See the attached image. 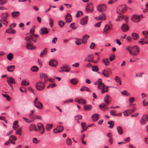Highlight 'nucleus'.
<instances>
[{
	"label": "nucleus",
	"mask_w": 148,
	"mask_h": 148,
	"mask_svg": "<svg viewBox=\"0 0 148 148\" xmlns=\"http://www.w3.org/2000/svg\"><path fill=\"white\" fill-rule=\"evenodd\" d=\"M7 82L11 88V90H13L12 84H14L16 83L15 80L12 77H9L7 78Z\"/></svg>",
	"instance_id": "nucleus-1"
},
{
	"label": "nucleus",
	"mask_w": 148,
	"mask_h": 148,
	"mask_svg": "<svg viewBox=\"0 0 148 148\" xmlns=\"http://www.w3.org/2000/svg\"><path fill=\"white\" fill-rule=\"evenodd\" d=\"M36 86L38 90L40 91L44 89L45 86V84L44 82L41 81H39L36 83Z\"/></svg>",
	"instance_id": "nucleus-2"
},
{
	"label": "nucleus",
	"mask_w": 148,
	"mask_h": 148,
	"mask_svg": "<svg viewBox=\"0 0 148 148\" xmlns=\"http://www.w3.org/2000/svg\"><path fill=\"white\" fill-rule=\"evenodd\" d=\"M97 9L99 12H104L107 9V6L105 4H101L97 6Z\"/></svg>",
	"instance_id": "nucleus-3"
},
{
	"label": "nucleus",
	"mask_w": 148,
	"mask_h": 148,
	"mask_svg": "<svg viewBox=\"0 0 148 148\" xmlns=\"http://www.w3.org/2000/svg\"><path fill=\"white\" fill-rule=\"evenodd\" d=\"M132 54L133 56H135L137 55L140 52V49L137 46H134L131 48Z\"/></svg>",
	"instance_id": "nucleus-4"
},
{
	"label": "nucleus",
	"mask_w": 148,
	"mask_h": 148,
	"mask_svg": "<svg viewBox=\"0 0 148 148\" xmlns=\"http://www.w3.org/2000/svg\"><path fill=\"white\" fill-rule=\"evenodd\" d=\"M37 126L38 128L37 131H38L41 134H43L45 131V126L44 125L41 123H38Z\"/></svg>",
	"instance_id": "nucleus-5"
},
{
	"label": "nucleus",
	"mask_w": 148,
	"mask_h": 148,
	"mask_svg": "<svg viewBox=\"0 0 148 148\" xmlns=\"http://www.w3.org/2000/svg\"><path fill=\"white\" fill-rule=\"evenodd\" d=\"M93 4L92 3H90L86 5L85 10L87 12H93Z\"/></svg>",
	"instance_id": "nucleus-6"
},
{
	"label": "nucleus",
	"mask_w": 148,
	"mask_h": 148,
	"mask_svg": "<svg viewBox=\"0 0 148 148\" xmlns=\"http://www.w3.org/2000/svg\"><path fill=\"white\" fill-rule=\"evenodd\" d=\"M95 18L97 20H105L106 18V15L105 13H102L99 16L95 17Z\"/></svg>",
	"instance_id": "nucleus-7"
},
{
	"label": "nucleus",
	"mask_w": 148,
	"mask_h": 148,
	"mask_svg": "<svg viewBox=\"0 0 148 148\" xmlns=\"http://www.w3.org/2000/svg\"><path fill=\"white\" fill-rule=\"evenodd\" d=\"M148 121V117L147 115L143 116L140 119V123L142 124L146 123Z\"/></svg>",
	"instance_id": "nucleus-8"
},
{
	"label": "nucleus",
	"mask_w": 148,
	"mask_h": 148,
	"mask_svg": "<svg viewBox=\"0 0 148 148\" xmlns=\"http://www.w3.org/2000/svg\"><path fill=\"white\" fill-rule=\"evenodd\" d=\"M110 27L109 25H106L103 29V33L106 34H108L110 31Z\"/></svg>",
	"instance_id": "nucleus-9"
},
{
	"label": "nucleus",
	"mask_w": 148,
	"mask_h": 148,
	"mask_svg": "<svg viewBox=\"0 0 148 148\" xmlns=\"http://www.w3.org/2000/svg\"><path fill=\"white\" fill-rule=\"evenodd\" d=\"M130 27L126 24H123L121 27L122 30L124 32L128 31Z\"/></svg>",
	"instance_id": "nucleus-10"
},
{
	"label": "nucleus",
	"mask_w": 148,
	"mask_h": 148,
	"mask_svg": "<svg viewBox=\"0 0 148 148\" xmlns=\"http://www.w3.org/2000/svg\"><path fill=\"white\" fill-rule=\"evenodd\" d=\"M9 16V15L7 12L2 13L1 15V19L3 21H5L4 20H7V18Z\"/></svg>",
	"instance_id": "nucleus-11"
},
{
	"label": "nucleus",
	"mask_w": 148,
	"mask_h": 148,
	"mask_svg": "<svg viewBox=\"0 0 148 148\" xmlns=\"http://www.w3.org/2000/svg\"><path fill=\"white\" fill-rule=\"evenodd\" d=\"M110 71V69L103 70L102 71V74L105 77H109V73Z\"/></svg>",
	"instance_id": "nucleus-12"
},
{
	"label": "nucleus",
	"mask_w": 148,
	"mask_h": 148,
	"mask_svg": "<svg viewBox=\"0 0 148 148\" xmlns=\"http://www.w3.org/2000/svg\"><path fill=\"white\" fill-rule=\"evenodd\" d=\"M127 7L126 5H122L118 7V9L120 12L124 13L127 10Z\"/></svg>",
	"instance_id": "nucleus-13"
},
{
	"label": "nucleus",
	"mask_w": 148,
	"mask_h": 148,
	"mask_svg": "<svg viewBox=\"0 0 148 148\" xmlns=\"http://www.w3.org/2000/svg\"><path fill=\"white\" fill-rule=\"evenodd\" d=\"M65 19L66 22L70 23L72 20V17L71 15L69 13L68 14L65 16Z\"/></svg>",
	"instance_id": "nucleus-14"
},
{
	"label": "nucleus",
	"mask_w": 148,
	"mask_h": 148,
	"mask_svg": "<svg viewBox=\"0 0 148 148\" xmlns=\"http://www.w3.org/2000/svg\"><path fill=\"white\" fill-rule=\"evenodd\" d=\"M89 37V36L88 34L84 35L82 37V43L85 44L87 41Z\"/></svg>",
	"instance_id": "nucleus-15"
},
{
	"label": "nucleus",
	"mask_w": 148,
	"mask_h": 148,
	"mask_svg": "<svg viewBox=\"0 0 148 148\" xmlns=\"http://www.w3.org/2000/svg\"><path fill=\"white\" fill-rule=\"evenodd\" d=\"M58 64L57 61L54 59L51 60L49 63V64L51 66L55 67Z\"/></svg>",
	"instance_id": "nucleus-16"
},
{
	"label": "nucleus",
	"mask_w": 148,
	"mask_h": 148,
	"mask_svg": "<svg viewBox=\"0 0 148 148\" xmlns=\"http://www.w3.org/2000/svg\"><path fill=\"white\" fill-rule=\"evenodd\" d=\"M40 33L42 35L47 34L48 33L47 28L45 27L41 28L40 30Z\"/></svg>",
	"instance_id": "nucleus-17"
},
{
	"label": "nucleus",
	"mask_w": 148,
	"mask_h": 148,
	"mask_svg": "<svg viewBox=\"0 0 148 148\" xmlns=\"http://www.w3.org/2000/svg\"><path fill=\"white\" fill-rule=\"evenodd\" d=\"M88 16H86L85 17L83 18L80 21L81 24L83 25H84L86 24L88 21Z\"/></svg>",
	"instance_id": "nucleus-18"
},
{
	"label": "nucleus",
	"mask_w": 148,
	"mask_h": 148,
	"mask_svg": "<svg viewBox=\"0 0 148 148\" xmlns=\"http://www.w3.org/2000/svg\"><path fill=\"white\" fill-rule=\"evenodd\" d=\"M29 130L30 131H34L36 132L37 131V128L36 125L34 124H31L29 126Z\"/></svg>",
	"instance_id": "nucleus-19"
},
{
	"label": "nucleus",
	"mask_w": 148,
	"mask_h": 148,
	"mask_svg": "<svg viewBox=\"0 0 148 148\" xmlns=\"http://www.w3.org/2000/svg\"><path fill=\"white\" fill-rule=\"evenodd\" d=\"M84 110L85 111L91 110L92 106L91 105H86L84 106Z\"/></svg>",
	"instance_id": "nucleus-20"
},
{
	"label": "nucleus",
	"mask_w": 148,
	"mask_h": 148,
	"mask_svg": "<svg viewBox=\"0 0 148 148\" xmlns=\"http://www.w3.org/2000/svg\"><path fill=\"white\" fill-rule=\"evenodd\" d=\"M138 42L139 43L141 44L142 45L144 44H148V41L146 38H142L140 39Z\"/></svg>",
	"instance_id": "nucleus-21"
},
{
	"label": "nucleus",
	"mask_w": 148,
	"mask_h": 148,
	"mask_svg": "<svg viewBox=\"0 0 148 148\" xmlns=\"http://www.w3.org/2000/svg\"><path fill=\"white\" fill-rule=\"evenodd\" d=\"M34 106L37 108L39 109H41L43 107L42 104L39 101L37 102V103L34 104Z\"/></svg>",
	"instance_id": "nucleus-22"
},
{
	"label": "nucleus",
	"mask_w": 148,
	"mask_h": 148,
	"mask_svg": "<svg viewBox=\"0 0 148 148\" xmlns=\"http://www.w3.org/2000/svg\"><path fill=\"white\" fill-rule=\"evenodd\" d=\"M94 56L92 55H89L87 57V61L88 62H94Z\"/></svg>",
	"instance_id": "nucleus-23"
},
{
	"label": "nucleus",
	"mask_w": 148,
	"mask_h": 148,
	"mask_svg": "<svg viewBox=\"0 0 148 148\" xmlns=\"http://www.w3.org/2000/svg\"><path fill=\"white\" fill-rule=\"evenodd\" d=\"M15 67L14 65H12L7 67L6 69L9 72H11L13 71L15 69Z\"/></svg>",
	"instance_id": "nucleus-24"
},
{
	"label": "nucleus",
	"mask_w": 148,
	"mask_h": 148,
	"mask_svg": "<svg viewBox=\"0 0 148 148\" xmlns=\"http://www.w3.org/2000/svg\"><path fill=\"white\" fill-rule=\"evenodd\" d=\"M6 32L8 34H14L16 32V31L15 30L12 29L10 27L6 30Z\"/></svg>",
	"instance_id": "nucleus-25"
},
{
	"label": "nucleus",
	"mask_w": 148,
	"mask_h": 148,
	"mask_svg": "<svg viewBox=\"0 0 148 148\" xmlns=\"http://www.w3.org/2000/svg\"><path fill=\"white\" fill-rule=\"evenodd\" d=\"M133 19L135 20L134 21V22L137 23L139 22L140 20L139 16L138 15H134L133 17Z\"/></svg>",
	"instance_id": "nucleus-26"
},
{
	"label": "nucleus",
	"mask_w": 148,
	"mask_h": 148,
	"mask_svg": "<svg viewBox=\"0 0 148 148\" xmlns=\"http://www.w3.org/2000/svg\"><path fill=\"white\" fill-rule=\"evenodd\" d=\"M61 69H63L64 70H67V72H69L70 70L69 67L66 65H64L62 66L61 67Z\"/></svg>",
	"instance_id": "nucleus-27"
},
{
	"label": "nucleus",
	"mask_w": 148,
	"mask_h": 148,
	"mask_svg": "<svg viewBox=\"0 0 148 148\" xmlns=\"http://www.w3.org/2000/svg\"><path fill=\"white\" fill-rule=\"evenodd\" d=\"M102 89L101 91V93L103 94L104 92H106L108 91V87H106L105 88V86L103 84V85H102Z\"/></svg>",
	"instance_id": "nucleus-28"
},
{
	"label": "nucleus",
	"mask_w": 148,
	"mask_h": 148,
	"mask_svg": "<svg viewBox=\"0 0 148 148\" xmlns=\"http://www.w3.org/2000/svg\"><path fill=\"white\" fill-rule=\"evenodd\" d=\"M47 49L46 48H45L40 53V57H42L44 55H46L47 54Z\"/></svg>",
	"instance_id": "nucleus-29"
},
{
	"label": "nucleus",
	"mask_w": 148,
	"mask_h": 148,
	"mask_svg": "<svg viewBox=\"0 0 148 148\" xmlns=\"http://www.w3.org/2000/svg\"><path fill=\"white\" fill-rule=\"evenodd\" d=\"M99 117V115L98 114H95L92 116V119L94 121H97Z\"/></svg>",
	"instance_id": "nucleus-30"
},
{
	"label": "nucleus",
	"mask_w": 148,
	"mask_h": 148,
	"mask_svg": "<svg viewBox=\"0 0 148 148\" xmlns=\"http://www.w3.org/2000/svg\"><path fill=\"white\" fill-rule=\"evenodd\" d=\"M110 97V96L108 95H107L104 97V101L106 105H108L109 103V101L108 99Z\"/></svg>",
	"instance_id": "nucleus-31"
},
{
	"label": "nucleus",
	"mask_w": 148,
	"mask_h": 148,
	"mask_svg": "<svg viewBox=\"0 0 148 148\" xmlns=\"http://www.w3.org/2000/svg\"><path fill=\"white\" fill-rule=\"evenodd\" d=\"M26 47L27 49H34L36 48V47L35 46H32L29 43L27 44Z\"/></svg>",
	"instance_id": "nucleus-32"
},
{
	"label": "nucleus",
	"mask_w": 148,
	"mask_h": 148,
	"mask_svg": "<svg viewBox=\"0 0 148 148\" xmlns=\"http://www.w3.org/2000/svg\"><path fill=\"white\" fill-rule=\"evenodd\" d=\"M20 12L18 11L14 12L12 13V15L14 18H16L19 16Z\"/></svg>",
	"instance_id": "nucleus-33"
},
{
	"label": "nucleus",
	"mask_w": 148,
	"mask_h": 148,
	"mask_svg": "<svg viewBox=\"0 0 148 148\" xmlns=\"http://www.w3.org/2000/svg\"><path fill=\"white\" fill-rule=\"evenodd\" d=\"M77 102L79 103H81L83 105L86 104V101L85 100L82 99H78L77 101Z\"/></svg>",
	"instance_id": "nucleus-34"
},
{
	"label": "nucleus",
	"mask_w": 148,
	"mask_h": 148,
	"mask_svg": "<svg viewBox=\"0 0 148 148\" xmlns=\"http://www.w3.org/2000/svg\"><path fill=\"white\" fill-rule=\"evenodd\" d=\"M132 36L133 39L135 40H137L139 38V35L136 33H133L132 34Z\"/></svg>",
	"instance_id": "nucleus-35"
},
{
	"label": "nucleus",
	"mask_w": 148,
	"mask_h": 148,
	"mask_svg": "<svg viewBox=\"0 0 148 148\" xmlns=\"http://www.w3.org/2000/svg\"><path fill=\"white\" fill-rule=\"evenodd\" d=\"M75 39L76 40L75 41V43L76 45H79L82 44V40L81 41V39L79 38H75Z\"/></svg>",
	"instance_id": "nucleus-36"
},
{
	"label": "nucleus",
	"mask_w": 148,
	"mask_h": 148,
	"mask_svg": "<svg viewBox=\"0 0 148 148\" xmlns=\"http://www.w3.org/2000/svg\"><path fill=\"white\" fill-rule=\"evenodd\" d=\"M53 125L52 124H47L46 125V128L47 130L49 131L52 127Z\"/></svg>",
	"instance_id": "nucleus-37"
},
{
	"label": "nucleus",
	"mask_w": 148,
	"mask_h": 148,
	"mask_svg": "<svg viewBox=\"0 0 148 148\" xmlns=\"http://www.w3.org/2000/svg\"><path fill=\"white\" fill-rule=\"evenodd\" d=\"M29 81H27L26 80H23L21 83L22 85L23 86H27L29 84Z\"/></svg>",
	"instance_id": "nucleus-38"
},
{
	"label": "nucleus",
	"mask_w": 148,
	"mask_h": 148,
	"mask_svg": "<svg viewBox=\"0 0 148 148\" xmlns=\"http://www.w3.org/2000/svg\"><path fill=\"white\" fill-rule=\"evenodd\" d=\"M70 82L72 84L76 85L78 81L76 79L73 78L71 79Z\"/></svg>",
	"instance_id": "nucleus-39"
},
{
	"label": "nucleus",
	"mask_w": 148,
	"mask_h": 148,
	"mask_svg": "<svg viewBox=\"0 0 148 148\" xmlns=\"http://www.w3.org/2000/svg\"><path fill=\"white\" fill-rule=\"evenodd\" d=\"M17 139V138L16 136L14 135H12L10 136L9 140L10 142H12L13 140L14 141L16 140Z\"/></svg>",
	"instance_id": "nucleus-40"
},
{
	"label": "nucleus",
	"mask_w": 148,
	"mask_h": 148,
	"mask_svg": "<svg viewBox=\"0 0 148 148\" xmlns=\"http://www.w3.org/2000/svg\"><path fill=\"white\" fill-rule=\"evenodd\" d=\"M103 62L104 63L105 65L107 66L109 65V62L108 58H105L103 60Z\"/></svg>",
	"instance_id": "nucleus-41"
},
{
	"label": "nucleus",
	"mask_w": 148,
	"mask_h": 148,
	"mask_svg": "<svg viewBox=\"0 0 148 148\" xmlns=\"http://www.w3.org/2000/svg\"><path fill=\"white\" fill-rule=\"evenodd\" d=\"M7 58L9 60L11 61L13 58V55L12 53H10L7 55Z\"/></svg>",
	"instance_id": "nucleus-42"
},
{
	"label": "nucleus",
	"mask_w": 148,
	"mask_h": 148,
	"mask_svg": "<svg viewBox=\"0 0 148 148\" xmlns=\"http://www.w3.org/2000/svg\"><path fill=\"white\" fill-rule=\"evenodd\" d=\"M80 90L81 91L86 90L89 92H90V90L88 88L85 86L82 87L80 89Z\"/></svg>",
	"instance_id": "nucleus-43"
},
{
	"label": "nucleus",
	"mask_w": 148,
	"mask_h": 148,
	"mask_svg": "<svg viewBox=\"0 0 148 148\" xmlns=\"http://www.w3.org/2000/svg\"><path fill=\"white\" fill-rule=\"evenodd\" d=\"M57 128L59 130V132H62L64 130V128L63 126L62 125H59L57 127Z\"/></svg>",
	"instance_id": "nucleus-44"
},
{
	"label": "nucleus",
	"mask_w": 148,
	"mask_h": 148,
	"mask_svg": "<svg viewBox=\"0 0 148 148\" xmlns=\"http://www.w3.org/2000/svg\"><path fill=\"white\" fill-rule=\"evenodd\" d=\"M108 124L110 125H109L108 127L110 128H112L113 127L114 125V122L112 121H109L108 122Z\"/></svg>",
	"instance_id": "nucleus-45"
},
{
	"label": "nucleus",
	"mask_w": 148,
	"mask_h": 148,
	"mask_svg": "<svg viewBox=\"0 0 148 148\" xmlns=\"http://www.w3.org/2000/svg\"><path fill=\"white\" fill-rule=\"evenodd\" d=\"M117 130L118 133L120 134H122L123 133V130L122 128L120 126L117 127Z\"/></svg>",
	"instance_id": "nucleus-46"
},
{
	"label": "nucleus",
	"mask_w": 148,
	"mask_h": 148,
	"mask_svg": "<svg viewBox=\"0 0 148 148\" xmlns=\"http://www.w3.org/2000/svg\"><path fill=\"white\" fill-rule=\"evenodd\" d=\"M5 21H3L1 19H0V22L1 23H2L3 24L5 25L6 26H7L8 24V22L7 20H4Z\"/></svg>",
	"instance_id": "nucleus-47"
},
{
	"label": "nucleus",
	"mask_w": 148,
	"mask_h": 148,
	"mask_svg": "<svg viewBox=\"0 0 148 148\" xmlns=\"http://www.w3.org/2000/svg\"><path fill=\"white\" fill-rule=\"evenodd\" d=\"M31 69L32 71L36 72L38 70V68L37 66H34L32 67L31 68Z\"/></svg>",
	"instance_id": "nucleus-48"
},
{
	"label": "nucleus",
	"mask_w": 148,
	"mask_h": 148,
	"mask_svg": "<svg viewBox=\"0 0 148 148\" xmlns=\"http://www.w3.org/2000/svg\"><path fill=\"white\" fill-rule=\"evenodd\" d=\"M36 26L35 25H34L30 29V33L33 34L35 32V28Z\"/></svg>",
	"instance_id": "nucleus-49"
},
{
	"label": "nucleus",
	"mask_w": 148,
	"mask_h": 148,
	"mask_svg": "<svg viewBox=\"0 0 148 148\" xmlns=\"http://www.w3.org/2000/svg\"><path fill=\"white\" fill-rule=\"evenodd\" d=\"M121 94L124 95L129 96L130 94L126 90H124L121 92Z\"/></svg>",
	"instance_id": "nucleus-50"
},
{
	"label": "nucleus",
	"mask_w": 148,
	"mask_h": 148,
	"mask_svg": "<svg viewBox=\"0 0 148 148\" xmlns=\"http://www.w3.org/2000/svg\"><path fill=\"white\" fill-rule=\"evenodd\" d=\"M83 15V13L81 11H78L77 12L76 14V15L75 16L76 17H80L82 16Z\"/></svg>",
	"instance_id": "nucleus-51"
},
{
	"label": "nucleus",
	"mask_w": 148,
	"mask_h": 148,
	"mask_svg": "<svg viewBox=\"0 0 148 148\" xmlns=\"http://www.w3.org/2000/svg\"><path fill=\"white\" fill-rule=\"evenodd\" d=\"M115 80L117 82L119 83V84L121 85V82L120 80V78L118 76H116L115 77Z\"/></svg>",
	"instance_id": "nucleus-52"
},
{
	"label": "nucleus",
	"mask_w": 148,
	"mask_h": 148,
	"mask_svg": "<svg viewBox=\"0 0 148 148\" xmlns=\"http://www.w3.org/2000/svg\"><path fill=\"white\" fill-rule=\"evenodd\" d=\"M123 18L124 16L122 14L118 16L117 18L116 19V21H120L123 19Z\"/></svg>",
	"instance_id": "nucleus-53"
},
{
	"label": "nucleus",
	"mask_w": 148,
	"mask_h": 148,
	"mask_svg": "<svg viewBox=\"0 0 148 148\" xmlns=\"http://www.w3.org/2000/svg\"><path fill=\"white\" fill-rule=\"evenodd\" d=\"M65 24V23L62 20L60 21L58 23V24L59 26H60L61 27H63Z\"/></svg>",
	"instance_id": "nucleus-54"
},
{
	"label": "nucleus",
	"mask_w": 148,
	"mask_h": 148,
	"mask_svg": "<svg viewBox=\"0 0 148 148\" xmlns=\"http://www.w3.org/2000/svg\"><path fill=\"white\" fill-rule=\"evenodd\" d=\"M22 129L21 128L17 130L16 132V134L21 135V134Z\"/></svg>",
	"instance_id": "nucleus-55"
},
{
	"label": "nucleus",
	"mask_w": 148,
	"mask_h": 148,
	"mask_svg": "<svg viewBox=\"0 0 148 148\" xmlns=\"http://www.w3.org/2000/svg\"><path fill=\"white\" fill-rule=\"evenodd\" d=\"M40 77L41 79H43L44 78L45 79V80H46V79L47 78V76L45 74H41L40 75Z\"/></svg>",
	"instance_id": "nucleus-56"
},
{
	"label": "nucleus",
	"mask_w": 148,
	"mask_h": 148,
	"mask_svg": "<svg viewBox=\"0 0 148 148\" xmlns=\"http://www.w3.org/2000/svg\"><path fill=\"white\" fill-rule=\"evenodd\" d=\"M116 111L115 110H111L110 112V114L114 116H116L118 115V114H116L115 113L116 112Z\"/></svg>",
	"instance_id": "nucleus-57"
},
{
	"label": "nucleus",
	"mask_w": 148,
	"mask_h": 148,
	"mask_svg": "<svg viewBox=\"0 0 148 148\" xmlns=\"http://www.w3.org/2000/svg\"><path fill=\"white\" fill-rule=\"evenodd\" d=\"M3 96L5 98H6L7 100L8 101H9L10 100V97L8 95L6 94H2Z\"/></svg>",
	"instance_id": "nucleus-58"
},
{
	"label": "nucleus",
	"mask_w": 148,
	"mask_h": 148,
	"mask_svg": "<svg viewBox=\"0 0 148 148\" xmlns=\"http://www.w3.org/2000/svg\"><path fill=\"white\" fill-rule=\"evenodd\" d=\"M99 107L100 108L101 110H102V108H104L105 107L107 108V106L104 103H103L102 104H100L99 105Z\"/></svg>",
	"instance_id": "nucleus-59"
},
{
	"label": "nucleus",
	"mask_w": 148,
	"mask_h": 148,
	"mask_svg": "<svg viewBox=\"0 0 148 148\" xmlns=\"http://www.w3.org/2000/svg\"><path fill=\"white\" fill-rule=\"evenodd\" d=\"M99 70V68L97 66H94L92 67V70L94 71L97 72Z\"/></svg>",
	"instance_id": "nucleus-60"
},
{
	"label": "nucleus",
	"mask_w": 148,
	"mask_h": 148,
	"mask_svg": "<svg viewBox=\"0 0 148 148\" xmlns=\"http://www.w3.org/2000/svg\"><path fill=\"white\" fill-rule=\"evenodd\" d=\"M70 27L73 29H75L77 27L75 25V23H71L70 25Z\"/></svg>",
	"instance_id": "nucleus-61"
},
{
	"label": "nucleus",
	"mask_w": 148,
	"mask_h": 148,
	"mask_svg": "<svg viewBox=\"0 0 148 148\" xmlns=\"http://www.w3.org/2000/svg\"><path fill=\"white\" fill-rule=\"evenodd\" d=\"M66 144L68 145H71L72 143V141L71 139L68 138L66 140Z\"/></svg>",
	"instance_id": "nucleus-62"
},
{
	"label": "nucleus",
	"mask_w": 148,
	"mask_h": 148,
	"mask_svg": "<svg viewBox=\"0 0 148 148\" xmlns=\"http://www.w3.org/2000/svg\"><path fill=\"white\" fill-rule=\"evenodd\" d=\"M25 40L27 41H29L30 40H33V37L32 36V35L29 36H27L25 38Z\"/></svg>",
	"instance_id": "nucleus-63"
},
{
	"label": "nucleus",
	"mask_w": 148,
	"mask_h": 148,
	"mask_svg": "<svg viewBox=\"0 0 148 148\" xmlns=\"http://www.w3.org/2000/svg\"><path fill=\"white\" fill-rule=\"evenodd\" d=\"M143 34L145 36V38H147V36H148V31H145L143 32Z\"/></svg>",
	"instance_id": "nucleus-64"
}]
</instances>
